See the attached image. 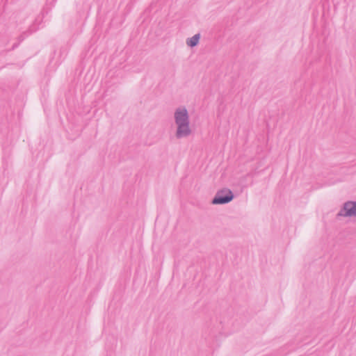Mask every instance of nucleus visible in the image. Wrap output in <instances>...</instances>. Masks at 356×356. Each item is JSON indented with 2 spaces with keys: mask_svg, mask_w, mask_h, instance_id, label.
Returning <instances> with one entry per match:
<instances>
[{
  "mask_svg": "<svg viewBox=\"0 0 356 356\" xmlns=\"http://www.w3.org/2000/svg\"><path fill=\"white\" fill-rule=\"evenodd\" d=\"M175 122L177 125L175 136L177 138L188 137L191 134L190 118L185 106L178 107L174 113Z\"/></svg>",
  "mask_w": 356,
  "mask_h": 356,
  "instance_id": "1",
  "label": "nucleus"
},
{
  "mask_svg": "<svg viewBox=\"0 0 356 356\" xmlns=\"http://www.w3.org/2000/svg\"><path fill=\"white\" fill-rule=\"evenodd\" d=\"M337 216L356 217V201H347L343 203Z\"/></svg>",
  "mask_w": 356,
  "mask_h": 356,
  "instance_id": "3",
  "label": "nucleus"
},
{
  "mask_svg": "<svg viewBox=\"0 0 356 356\" xmlns=\"http://www.w3.org/2000/svg\"><path fill=\"white\" fill-rule=\"evenodd\" d=\"M19 45V43H15L13 44L12 48L10 49V50H14L15 49H16Z\"/></svg>",
  "mask_w": 356,
  "mask_h": 356,
  "instance_id": "5",
  "label": "nucleus"
},
{
  "mask_svg": "<svg viewBox=\"0 0 356 356\" xmlns=\"http://www.w3.org/2000/svg\"><path fill=\"white\" fill-rule=\"evenodd\" d=\"M234 193L229 188H224L217 191L211 200L213 204H225L233 200Z\"/></svg>",
  "mask_w": 356,
  "mask_h": 356,
  "instance_id": "2",
  "label": "nucleus"
},
{
  "mask_svg": "<svg viewBox=\"0 0 356 356\" xmlns=\"http://www.w3.org/2000/svg\"><path fill=\"white\" fill-rule=\"evenodd\" d=\"M200 33H196L193 37L186 39V44L193 48L198 45L200 39Z\"/></svg>",
  "mask_w": 356,
  "mask_h": 356,
  "instance_id": "4",
  "label": "nucleus"
},
{
  "mask_svg": "<svg viewBox=\"0 0 356 356\" xmlns=\"http://www.w3.org/2000/svg\"><path fill=\"white\" fill-rule=\"evenodd\" d=\"M56 1V0H52L51 2H50L49 3L51 5V6H54V3Z\"/></svg>",
  "mask_w": 356,
  "mask_h": 356,
  "instance_id": "6",
  "label": "nucleus"
},
{
  "mask_svg": "<svg viewBox=\"0 0 356 356\" xmlns=\"http://www.w3.org/2000/svg\"><path fill=\"white\" fill-rule=\"evenodd\" d=\"M19 40H20V41L23 40L22 36L19 37Z\"/></svg>",
  "mask_w": 356,
  "mask_h": 356,
  "instance_id": "7",
  "label": "nucleus"
}]
</instances>
